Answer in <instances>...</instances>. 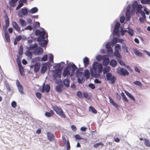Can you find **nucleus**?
I'll return each mask as SVG.
<instances>
[{
    "label": "nucleus",
    "mask_w": 150,
    "mask_h": 150,
    "mask_svg": "<svg viewBox=\"0 0 150 150\" xmlns=\"http://www.w3.org/2000/svg\"><path fill=\"white\" fill-rule=\"evenodd\" d=\"M127 33L132 36L134 35V30L129 27L128 28Z\"/></svg>",
    "instance_id": "obj_35"
},
{
    "label": "nucleus",
    "mask_w": 150,
    "mask_h": 150,
    "mask_svg": "<svg viewBox=\"0 0 150 150\" xmlns=\"http://www.w3.org/2000/svg\"><path fill=\"white\" fill-rule=\"evenodd\" d=\"M120 24L119 22H117L114 27L113 31V34L114 35H116L118 32V30L120 27Z\"/></svg>",
    "instance_id": "obj_15"
},
{
    "label": "nucleus",
    "mask_w": 150,
    "mask_h": 150,
    "mask_svg": "<svg viewBox=\"0 0 150 150\" xmlns=\"http://www.w3.org/2000/svg\"><path fill=\"white\" fill-rule=\"evenodd\" d=\"M40 28L42 30H40V31H43L44 32V35H45V37L46 38H48V35L47 34V33L46 32V30H45L42 27H40Z\"/></svg>",
    "instance_id": "obj_49"
},
{
    "label": "nucleus",
    "mask_w": 150,
    "mask_h": 150,
    "mask_svg": "<svg viewBox=\"0 0 150 150\" xmlns=\"http://www.w3.org/2000/svg\"><path fill=\"white\" fill-rule=\"evenodd\" d=\"M49 60L47 62L45 63V65H46L47 67H50L51 64L54 62L53 59L54 56L53 55L50 53L49 54L48 57Z\"/></svg>",
    "instance_id": "obj_10"
},
{
    "label": "nucleus",
    "mask_w": 150,
    "mask_h": 150,
    "mask_svg": "<svg viewBox=\"0 0 150 150\" xmlns=\"http://www.w3.org/2000/svg\"><path fill=\"white\" fill-rule=\"evenodd\" d=\"M21 40H23L25 41L27 40L28 39V38H27L24 35H21Z\"/></svg>",
    "instance_id": "obj_57"
},
{
    "label": "nucleus",
    "mask_w": 150,
    "mask_h": 150,
    "mask_svg": "<svg viewBox=\"0 0 150 150\" xmlns=\"http://www.w3.org/2000/svg\"><path fill=\"white\" fill-rule=\"evenodd\" d=\"M11 106L13 108H15L16 106V103L15 101H13L11 103Z\"/></svg>",
    "instance_id": "obj_58"
},
{
    "label": "nucleus",
    "mask_w": 150,
    "mask_h": 150,
    "mask_svg": "<svg viewBox=\"0 0 150 150\" xmlns=\"http://www.w3.org/2000/svg\"><path fill=\"white\" fill-rule=\"evenodd\" d=\"M23 47L22 45H21L19 47V50L18 52V54L21 56H22L23 54Z\"/></svg>",
    "instance_id": "obj_40"
},
{
    "label": "nucleus",
    "mask_w": 150,
    "mask_h": 150,
    "mask_svg": "<svg viewBox=\"0 0 150 150\" xmlns=\"http://www.w3.org/2000/svg\"><path fill=\"white\" fill-rule=\"evenodd\" d=\"M110 65L113 67H115L116 66L117 64V62L116 60L113 59H112L110 63Z\"/></svg>",
    "instance_id": "obj_25"
},
{
    "label": "nucleus",
    "mask_w": 150,
    "mask_h": 150,
    "mask_svg": "<svg viewBox=\"0 0 150 150\" xmlns=\"http://www.w3.org/2000/svg\"><path fill=\"white\" fill-rule=\"evenodd\" d=\"M133 83L139 86H142L141 82L139 81H134L133 82Z\"/></svg>",
    "instance_id": "obj_55"
},
{
    "label": "nucleus",
    "mask_w": 150,
    "mask_h": 150,
    "mask_svg": "<svg viewBox=\"0 0 150 150\" xmlns=\"http://www.w3.org/2000/svg\"><path fill=\"white\" fill-rule=\"evenodd\" d=\"M27 1H19L18 5L21 7L23 5L24 3H27Z\"/></svg>",
    "instance_id": "obj_45"
},
{
    "label": "nucleus",
    "mask_w": 150,
    "mask_h": 150,
    "mask_svg": "<svg viewBox=\"0 0 150 150\" xmlns=\"http://www.w3.org/2000/svg\"><path fill=\"white\" fill-rule=\"evenodd\" d=\"M121 95L122 97L123 100H124L126 102H128V100L127 99V97L125 96L124 93H122Z\"/></svg>",
    "instance_id": "obj_56"
},
{
    "label": "nucleus",
    "mask_w": 150,
    "mask_h": 150,
    "mask_svg": "<svg viewBox=\"0 0 150 150\" xmlns=\"http://www.w3.org/2000/svg\"><path fill=\"white\" fill-rule=\"evenodd\" d=\"M84 97L86 98H89V96L88 93L87 92H84L83 93Z\"/></svg>",
    "instance_id": "obj_63"
},
{
    "label": "nucleus",
    "mask_w": 150,
    "mask_h": 150,
    "mask_svg": "<svg viewBox=\"0 0 150 150\" xmlns=\"http://www.w3.org/2000/svg\"><path fill=\"white\" fill-rule=\"evenodd\" d=\"M22 56H21L20 55H18L17 56V58H16V62H21V58Z\"/></svg>",
    "instance_id": "obj_59"
},
{
    "label": "nucleus",
    "mask_w": 150,
    "mask_h": 150,
    "mask_svg": "<svg viewBox=\"0 0 150 150\" xmlns=\"http://www.w3.org/2000/svg\"><path fill=\"white\" fill-rule=\"evenodd\" d=\"M101 59L103 60L102 64L104 66H107L109 64L110 60L108 57L104 56L102 57Z\"/></svg>",
    "instance_id": "obj_12"
},
{
    "label": "nucleus",
    "mask_w": 150,
    "mask_h": 150,
    "mask_svg": "<svg viewBox=\"0 0 150 150\" xmlns=\"http://www.w3.org/2000/svg\"><path fill=\"white\" fill-rule=\"evenodd\" d=\"M53 68L54 70H52V76L53 80L54 81L55 83L56 84V63L54 64Z\"/></svg>",
    "instance_id": "obj_11"
},
{
    "label": "nucleus",
    "mask_w": 150,
    "mask_h": 150,
    "mask_svg": "<svg viewBox=\"0 0 150 150\" xmlns=\"http://www.w3.org/2000/svg\"><path fill=\"white\" fill-rule=\"evenodd\" d=\"M35 95L36 97L39 99H40L42 97V94L40 92H36L35 93Z\"/></svg>",
    "instance_id": "obj_50"
},
{
    "label": "nucleus",
    "mask_w": 150,
    "mask_h": 150,
    "mask_svg": "<svg viewBox=\"0 0 150 150\" xmlns=\"http://www.w3.org/2000/svg\"><path fill=\"white\" fill-rule=\"evenodd\" d=\"M41 57L39 56L35 58H32V62H35L37 61H42Z\"/></svg>",
    "instance_id": "obj_34"
},
{
    "label": "nucleus",
    "mask_w": 150,
    "mask_h": 150,
    "mask_svg": "<svg viewBox=\"0 0 150 150\" xmlns=\"http://www.w3.org/2000/svg\"><path fill=\"white\" fill-rule=\"evenodd\" d=\"M142 3L143 4H150V1H141Z\"/></svg>",
    "instance_id": "obj_64"
},
{
    "label": "nucleus",
    "mask_w": 150,
    "mask_h": 150,
    "mask_svg": "<svg viewBox=\"0 0 150 150\" xmlns=\"http://www.w3.org/2000/svg\"><path fill=\"white\" fill-rule=\"evenodd\" d=\"M19 23L22 27H24L27 25L26 22L23 18H20L19 20Z\"/></svg>",
    "instance_id": "obj_24"
},
{
    "label": "nucleus",
    "mask_w": 150,
    "mask_h": 150,
    "mask_svg": "<svg viewBox=\"0 0 150 150\" xmlns=\"http://www.w3.org/2000/svg\"><path fill=\"white\" fill-rule=\"evenodd\" d=\"M135 54L138 56H142V54L138 50L136 49H134L133 50Z\"/></svg>",
    "instance_id": "obj_36"
},
{
    "label": "nucleus",
    "mask_w": 150,
    "mask_h": 150,
    "mask_svg": "<svg viewBox=\"0 0 150 150\" xmlns=\"http://www.w3.org/2000/svg\"><path fill=\"white\" fill-rule=\"evenodd\" d=\"M125 93L128 97H129L134 101H135V98L130 93L128 92H125Z\"/></svg>",
    "instance_id": "obj_39"
},
{
    "label": "nucleus",
    "mask_w": 150,
    "mask_h": 150,
    "mask_svg": "<svg viewBox=\"0 0 150 150\" xmlns=\"http://www.w3.org/2000/svg\"><path fill=\"white\" fill-rule=\"evenodd\" d=\"M47 139L50 141H52L54 140V136L50 132H47Z\"/></svg>",
    "instance_id": "obj_17"
},
{
    "label": "nucleus",
    "mask_w": 150,
    "mask_h": 150,
    "mask_svg": "<svg viewBox=\"0 0 150 150\" xmlns=\"http://www.w3.org/2000/svg\"><path fill=\"white\" fill-rule=\"evenodd\" d=\"M47 67L46 65H45V64L44 65H43L40 69V73L42 74H44L46 71L47 70L48 67Z\"/></svg>",
    "instance_id": "obj_19"
},
{
    "label": "nucleus",
    "mask_w": 150,
    "mask_h": 150,
    "mask_svg": "<svg viewBox=\"0 0 150 150\" xmlns=\"http://www.w3.org/2000/svg\"><path fill=\"white\" fill-rule=\"evenodd\" d=\"M142 5L140 4H139L137 8H136V10L137 11V12H139L140 11H142L141 9L142 8Z\"/></svg>",
    "instance_id": "obj_48"
},
{
    "label": "nucleus",
    "mask_w": 150,
    "mask_h": 150,
    "mask_svg": "<svg viewBox=\"0 0 150 150\" xmlns=\"http://www.w3.org/2000/svg\"><path fill=\"white\" fill-rule=\"evenodd\" d=\"M64 85L67 87H69L70 86V81L67 79H65L63 81Z\"/></svg>",
    "instance_id": "obj_29"
},
{
    "label": "nucleus",
    "mask_w": 150,
    "mask_h": 150,
    "mask_svg": "<svg viewBox=\"0 0 150 150\" xmlns=\"http://www.w3.org/2000/svg\"><path fill=\"white\" fill-rule=\"evenodd\" d=\"M89 110L94 113L96 114L97 113V111L92 106L89 107Z\"/></svg>",
    "instance_id": "obj_43"
},
{
    "label": "nucleus",
    "mask_w": 150,
    "mask_h": 150,
    "mask_svg": "<svg viewBox=\"0 0 150 150\" xmlns=\"http://www.w3.org/2000/svg\"><path fill=\"white\" fill-rule=\"evenodd\" d=\"M33 27L32 25H28V26L25 27L24 29L25 30H32Z\"/></svg>",
    "instance_id": "obj_54"
},
{
    "label": "nucleus",
    "mask_w": 150,
    "mask_h": 150,
    "mask_svg": "<svg viewBox=\"0 0 150 150\" xmlns=\"http://www.w3.org/2000/svg\"><path fill=\"white\" fill-rule=\"evenodd\" d=\"M16 84L19 92L21 95H23L24 93L23 88V86L21 85L18 79H17L16 80Z\"/></svg>",
    "instance_id": "obj_8"
},
{
    "label": "nucleus",
    "mask_w": 150,
    "mask_h": 150,
    "mask_svg": "<svg viewBox=\"0 0 150 150\" xmlns=\"http://www.w3.org/2000/svg\"><path fill=\"white\" fill-rule=\"evenodd\" d=\"M54 114L53 111L52 110H51L50 112H46L45 113V115L47 117H50L53 115Z\"/></svg>",
    "instance_id": "obj_21"
},
{
    "label": "nucleus",
    "mask_w": 150,
    "mask_h": 150,
    "mask_svg": "<svg viewBox=\"0 0 150 150\" xmlns=\"http://www.w3.org/2000/svg\"><path fill=\"white\" fill-rule=\"evenodd\" d=\"M119 50H115L114 52V55L117 57L120 58L121 57V56L119 52Z\"/></svg>",
    "instance_id": "obj_41"
},
{
    "label": "nucleus",
    "mask_w": 150,
    "mask_h": 150,
    "mask_svg": "<svg viewBox=\"0 0 150 150\" xmlns=\"http://www.w3.org/2000/svg\"><path fill=\"white\" fill-rule=\"evenodd\" d=\"M65 65L64 62H61L59 63H57V68L62 69L63 68Z\"/></svg>",
    "instance_id": "obj_28"
},
{
    "label": "nucleus",
    "mask_w": 150,
    "mask_h": 150,
    "mask_svg": "<svg viewBox=\"0 0 150 150\" xmlns=\"http://www.w3.org/2000/svg\"><path fill=\"white\" fill-rule=\"evenodd\" d=\"M29 48L33 51V53L35 55H40L43 52V49L38 46L37 43H35L29 45Z\"/></svg>",
    "instance_id": "obj_3"
},
{
    "label": "nucleus",
    "mask_w": 150,
    "mask_h": 150,
    "mask_svg": "<svg viewBox=\"0 0 150 150\" xmlns=\"http://www.w3.org/2000/svg\"><path fill=\"white\" fill-rule=\"evenodd\" d=\"M4 17L5 18V25H4L3 26V30L4 31V33H7V29L9 26L10 22L9 21V18L7 16V14H6L5 16H4Z\"/></svg>",
    "instance_id": "obj_6"
},
{
    "label": "nucleus",
    "mask_w": 150,
    "mask_h": 150,
    "mask_svg": "<svg viewBox=\"0 0 150 150\" xmlns=\"http://www.w3.org/2000/svg\"><path fill=\"white\" fill-rule=\"evenodd\" d=\"M67 146V150H69L70 149V146L69 141L68 139L67 141V143H66Z\"/></svg>",
    "instance_id": "obj_51"
},
{
    "label": "nucleus",
    "mask_w": 150,
    "mask_h": 150,
    "mask_svg": "<svg viewBox=\"0 0 150 150\" xmlns=\"http://www.w3.org/2000/svg\"><path fill=\"white\" fill-rule=\"evenodd\" d=\"M41 66V64L40 63L38 62H35L34 69V71L35 73H37L39 71L40 67Z\"/></svg>",
    "instance_id": "obj_16"
},
{
    "label": "nucleus",
    "mask_w": 150,
    "mask_h": 150,
    "mask_svg": "<svg viewBox=\"0 0 150 150\" xmlns=\"http://www.w3.org/2000/svg\"><path fill=\"white\" fill-rule=\"evenodd\" d=\"M90 73L88 69H86L84 71V76L86 79H89L90 77Z\"/></svg>",
    "instance_id": "obj_31"
},
{
    "label": "nucleus",
    "mask_w": 150,
    "mask_h": 150,
    "mask_svg": "<svg viewBox=\"0 0 150 150\" xmlns=\"http://www.w3.org/2000/svg\"><path fill=\"white\" fill-rule=\"evenodd\" d=\"M139 4H138L137 2L135 1L132 4V8L133 9H136Z\"/></svg>",
    "instance_id": "obj_52"
},
{
    "label": "nucleus",
    "mask_w": 150,
    "mask_h": 150,
    "mask_svg": "<svg viewBox=\"0 0 150 150\" xmlns=\"http://www.w3.org/2000/svg\"><path fill=\"white\" fill-rule=\"evenodd\" d=\"M28 8L26 7L21 8L19 11L18 13V16L21 18H23V16H26L28 14Z\"/></svg>",
    "instance_id": "obj_5"
},
{
    "label": "nucleus",
    "mask_w": 150,
    "mask_h": 150,
    "mask_svg": "<svg viewBox=\"0 0 150 150\" xmlns=\"http://www.w3.org/2000/svg\"><path fill=\"white\" fill-rule=\"evenodd\" d=\"M21 35L17 36L14 39L18 42L21 40Z\"/></svg>",
    "instance_id": "obj_61"
},
{
    "label": "nucleus",
    "mask_w": 150,
    "mask_h": 150,
    "mask_svg": "<svg viewBox=\"0 0 150 150\" xmlns=\"http://www.w3.org/2000/svg\"><path fill=\"white\" fill-rule=\"evenodd\" d=\"M4 85L8 91L11 92V88L9 86V85L8 83L5 82Z\"/></svg>",
    "instance_id": "obj_42"
},
{
    "label": "nucleus",
    "mask_w": 150,
    "mask_h": 150,
    "mask_svg": "<svg viewBox=\"0 0 150 150\" xmlns=\"http://www.w3.org/2000/svg\"><path fill=\"white\" fill-rule=\"evenodd\" d=\"M4 36L6 41L8 42H10V35L8 33V32L4 33Z\"/></svg>",
    "instance_id": "obj_27"
},
{
    "label": "nucleus",
    "mask_w": 150,
    "mask_h": 150,
    "mask_svg": "<svg viewBox=\"0 0 150 150\" xmlns=\"http://www.w3.org/2000/svg\"><path fill=\"white\" fill-rule=\"evenodd\" d=\"M106 77L107 80L110 81L111 83H115L116 78L115 76H112L111 73H107Z\"/></svg>",
    "instance_id": "obj_9"
},
{
    "label": "nucleus",
    "mask_w": 150,
    "mask_h": 150,
    "mask_svg": "<svg viewBox=\"0 0 150 150\" xmlns=\"http://www.w3.org/2000/svg\"><path fill=\"white\" fill-rule=\"evenodd\" d=\"M12 25L13 28L16 31L19 32L21 31V28L19 26L17 23L16 21H13Z\"/></svg>",
    "instance_id": "obj_14"
},
{
    "label": "nucleus",
    "mask_w": 150,
    "mask_h": 150,
    "mask_svg": "<svg viewBox=\"0 0 150 150\" xmlns=\"http://www.w3.org/2000/svg\"><path fill=\"white\" fill-rule=\"evenodd\" d=\"M42 61L45 62L47 60L48 55L47 54L44 55L42 57H41Z\"/></svg>",
    "instance_id": "obj_44"
},
{
    "label": "nucleus",
    "mask_w": 150,
    "mask_h": 150,
    "mask_svg": "<svg viewBox=\"0 0 150 150\" xmlns=\"http://www.w3.org/2000/svg\"><path fill=\"white\" fill-rule=\"evenodd\" d=\"M93 70L98 71L99 73H102L103 71V67L101 63L98 62H95L93 65Z\"/></svg>",
    "instance_id": "obj_4"
},
{
    "label": "nucleus",
    "mask_w": 150,
    "mask_h": 150,
    "mask_svg": "<svg viewBox=\"0 0 150 150\" xmlns=\"http://www.w3.org/2000/svg\"><path fill=\"white\" fill-rule=\"evenodd\" d=\"M83 62L84 67H86L89 64V60L88 58L86 57H85L83 59Z\"/></svg>",
    "instance_id": "obj_22"
},
{
    "label": "nucleus",
    "mask_w": 150,
    "mask_h": 150,
    "mask_svg": "<svg viewBox=\"0 0 150 150\" xmlns=\"http://www.w3.org/2000/svg\"><path fill=\"white\" fill-rule=\"evenodd\" d=\"M57 114L59 115L62 117L65 118L66 115L62 109L59 108L57 107Z\"/></svg>",
    "instance_id": "obj_13"
},
{
    "label": "nucleus",
    "mask_w": 150,
    "mask_h": 150,
    "mask_svg": "<svg viewBox=\"0 0 150 150\" xmlns=\"http://www.w3.org/2000/svg\"><path fill=\"white\" fill-rule=\"evenodd\" d=\"M104 67L103 70V73L104 74H107L109 72L110 70V67L109 66H106Z\"/></svg>",
    "instance_id": "obj_32"
},
{
    "label": "nucleus",
    "mask_w": 150,
    "mask_h": 150,
    "mask_svg": "<svg viewBox=\"0 0 150 150\" xmlns=\"http://www.w3.org/2000/svg\"><path fill=\"white\" fill-rule=\"evenodd\" d=\"M109 99L110 103L113 105H114L115 107L117 108L119 107L118 105L113 100L112 98H111L110 97H109Z\"/></svg>",
    "instance_id": "obj_23"
},
{
    "label": "nucleus",
    "mask_w": 150,
    "mask_h": 150,
    "mask_svg": "<svg viewBox=\"0 0 150 150\" xmlns=\"http://www.w3.org/2000/svg\"><path fill=\"white\" fill-rule=\"evenodd\" d=\"M9 4L11 7H15L16 5V3L18 1H9Z\"/></svg>",
    "instance_id": "obj_26"
},
{
    "label": "nucleus",
    "mask_w": 150,
    "mask_h": 150,
    "mask_svg": "<svg viewBox=\"0 0 150 150\" xmlns=\"http://www.w3.org/2000/svg\"><path fill=\"white\" fill-rule=\"evenodd\" d=\"M144 143L146 146L147 147L150 146V142L148 139H145Z\"/></svg>",
    "instance_id": "obj_46"
},
{
    "label": "nucleus",
    "mask_w": 150,
    "mask_h": 150,
    "mask_svg": "<svg viewBox=\"0 0 150 150\" xmlns=\"http://www.w3.org/2000/svg\"><path fill=\"white\" fill-rule=\"evenodd\" d=\"M104 144L102 142H100L99 143H96L93 145V147L95 148H97L99 147L100 146H103Z\"/></svg>",
    "instance_id": "obj_47"
},
{
    "label": "nucleus",
    "mask_w": 150,
    "mask_h": 150,
    "mask_svg": "<svg viewBox=\"0 0 150 150\" xmlns=\"http://www.w3.org/2000/svg\"><path fill=\"white\" fill-rule=\"evenodd\" d=\"M77 95L79 98H82L83 97V95L81 91L77 92Z\"/></svg>",
    "instance_id": "obj_53"
},
{
    "label": "nucleus",
    "mask_w": 150,
    "mask_h": 150,
    "mask_svg": "<svg viewBox=\"0 0 150 150\" xmlns=\"http://www.w3.org/2000/svg\"><path fill=\"white\" fill-rule=\"evenodd\" d=\"M44 88L45 91L47 93H48L50 91V85L48 84H46Z\"/></svg>",
    "instance_id": "obj_33"
},
{
    "label": "nucleus",
    "mask_w": 150,
    "mask_h": 150,
    "mask_svg": "<svg viewBox=\"0 0 150 150\" xmlns=\"http://www.w3.org/2000/svg\"><path fill=\"white\" fill-rule=\"evenodd\" d=\"M36 36H38L37 40L39 42V45L41 47H44L46 46L48 43V40L44 35V32L40 31L39 29H36L35 31Z\"/></svg>",
    "instance_id": "obj_1"
},
{
    "label": "nucleus",
    "mask_w": 150,
    "mask_h": 150,
    "mask_svg": "<svg viewBox=\"0 0 150 150\" xmlns=\"http://www.w3.org/2000/svg\"><path fill=\"white\" fill-rule=\"evenodd\" d=\"M27 50H26L25 54V55L28 57L30 59H32V55L31 53V52L30 51V50H31L29 48V47H27Z\"/></svg>",
    "instance_id": "obj_18"
},
{
    "label": "nucleus",
    "mask_w": 150,
    "mask_h": 150,
    "mask_svg": "<svg viewBox=\"0 0 150 150\" xmlns=\"http://www.w3.org/2000/svg\"><path fill=\"white\" fill-rule=\"evenodd\" d=\"M77 69V67L74 64L67 66L64 68L62 74V76L64 77L69 76H71Z\"/></svg>",
    "instance_id": "obj_2"
},
{
    "label": "nucleus",
    "mask_w": 150,
    "mask_h": 150,
    "mask_svg": "<svg viewBox=\"0 0 150 150\" xmlns=\"http://www.w3.org/2000/svg\"><path fill=\"white\" fill-rule=\"evenodd\" d=\"M91 74L92 77H95L96 76L97 71L95 70H92L91 69Z\"/></svg>",
    "instance_id": "obj_38"
},
{
    "label": "nucleus",
    "mask_w": 150,
    "mask_h": 150,
    "mask_svg": "<svg viewBox=\"0 0 150 150\" xmlns=\"http://www.w3.org/2000/svg\"><path fill=\"white\" fill-rule=\"evenodd\" d=\"M33 26L35 27H39L40 26V23L39 22L36 21L34 24Z\"/></svg>",
    "instance_id": "obj_62"
},
{
    "label": "nucleus",
    "mask_w": 150,
    "mask_h": 150,
    "mask_svg": "<svg viewBox=\"0 0 150 150\" xmlns=\"http://www.w3.org/2000/svg\"><path fill=\"white\" fill-rule=\"evenodd\" d=\"M62 87L61 86H57V91L60 92L62 91Z\"/></svg>",
    "instance_id": "obj_60"
},
{
    "label": "nucleus",
    "mask_w": 150,
    "mask_h": 150,
    "mask_svg": "<svg viewBox=\"0 0 150 150\" xmlns=\"http://www.w3.org/2000/svg\"><path fill=\"white\" fill-rule=\"evenodd\" d=\"M38 11V8L37 7H35L30 10L28 12L30 13L33 14L37 12Z\"/></svg>",
    "instance_id": "obj_20"
},
{
    "label": "nucleus",
    "mask_w": 150,
    "mask_h": 150,
    "mask_svg": "<svg viewBox=\"0 0 150 150\" xmlns=\"http://www.w3.org/2000/svg\"><path fill=\"white\" fill-rule=\"evenodd\" d=\"M117 73L121 76H125L129 74L128 71L123 68H119L117 69Z\"/></svg>",
    "instance_id": "obj_7"
},
{
    "label": "nucleus",
    "mask_w": 150,
    "mask_h": 150,
    "mask_svg": "<svg viewBox=\"0 0 150 150\" xmlns=\"http://www.w3.org/2000/svg\"><path fill=\"white\" fill-rule=\"evenodd\" d=\"M126 16L127 21H129L130 19V9H127L126 13Z\"/></svg>",
    "instance_id": "obj_30"
},
{
    "label": "nucleus",
    "mask_w": 150,
    "mask_h": 150,
    "mask_svg": "<svg viewBox=\"0 0 150 150\" xmlns=\"http://www.w3.org/2000/svg\"><path fill=\"white\" fill-rule=\"evenodd\" d=\"M19 71L20 72V74L22 76H24V68L22 66L20 67H18Z\"/></svg>",
    "instance_id": "obj_37"
}]
</instances>
